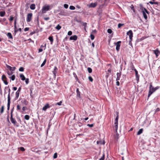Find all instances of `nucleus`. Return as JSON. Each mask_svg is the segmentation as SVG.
Listing matches in <instances>:
<instances>
[{"mask_svg": "<svg viewBox=\"0 0 160 160\" xmlns=\"http://www.w3.org/2000/svg\"><path fill=\"white\" fill-rule=\"evenodd\" d=\"M118 112L117 113V116L115 118V122L114 123L115 126L114 128L115 129L116 132H117V129L118 128Z\"/></svg>", "mask_w": 160, "mask_h": 160, "instance_id": "obj_2", "label": "nucleus"}, {"mask_svg": "<svg viewBox=\"0 0 160 160\" xmlns=\"http://www.w3.org/2000/svg\"><path fill=\"white\" fill-rule=\"evenodd\" d=\"M87 126H88L90 127H92L93 126V124H88L87 125Z\"/></svg>", "mask_w": 160, "mask_h": 160, "instance_id": "obj_54", "label": "nucleus"}, {"mask_svg": "<svg viewBox=\"0 0 160 160\" xmlns=\"http://www.w3.org/2000/svg\"><path fill=\"white\" fill-rule=\"evenodd\" d=\"M20 77L21 80L22 81H24L26 79V78L23 74H21L20 75Z\"/></svg>", "mask_w": 160, "mask_h": 160, "instance_id": "obj_18", "label": "nucleus"}, {"mask_svg": "<svg viewBox=\"0 0 160 160\" xmlns=\"http://www.w3.org/2000/svg\"><path fill=\"white\" fill-rule=\"evenodd\" d=\"M64 7L65 8L67 9V8H68V5L66 4H65L64 5Z\"/></svg>", "mask_w": 160, "mask_h": 160, "instance_id": "obj_51", "label": "nucleus"}, {"mask_svg": "<svg viewBox=\"0 0 160 160\" xmlns=\"http://www.w3.org/2000/svg\"><path fill=\"white\" fill-rule=\"evenodd\" d=\"M78 126L79 127H80L82 125V123L79 122H78Z\"/></svg>", "mask_w": 160, "mask_h": 160, "instance_id": "obj_59", "label": "nucleus"}, {"mask_svg": "<svg viewBox=\"0 0 160 160\" xmlns=\"http://www.w3.org/2000/svg\"><path fill=\"white\" fill-rule=\"evenodd\" d=\"M20 108H21V107H20V106L19 104L17 105V110H20Z\"/></svg>", "mask_w": 160, "mask_h": 160, "instance_id": "obj_45", "label": "nucleus"}, {"mask_svg": "<svg viewBox=\"0 0 160 160\" xmlns=\"http://www.w3.org/2000/svg\"><path fill=\"white\" fill-rule=\"evenodd\" d=\"M12 71H7V73L8 75H11L13 73Z\"/></svg>", "mask_w": 160, "mask_h": 160, "instance_id": "obj_30", "label": "nucleus"}, {"mask_svg": "<svg viewBox=\"0 0 160 160\" xmlns=\"http://www.w3.org/2000/svg\"><path fill=\"white\" fill-rule=\"evenodd\" d=\"M9 78H11L12 81H13L15 79V76L14 75H13L12 76L10 77Z\"/></svg>", "mask_w": 160, "mask_h": 160, "instance_id": "obj_29", "label": "nucleus"}, {"mask_svg": "<svg viewBox=\"0 0 160 160\" xmlns=\"http://www.w3.org/2000/svg\"><path fill=\"white\" fill-rule=\"evenodd\" d=\"M88 79L91 82L93 81V79L91 76H89L88 77Z\"/></svg>", "mask_w": 160, "mask_h": 160, "instance_id": "obj_47", "label": "nucleus"}, {"mask_svg": "<svg viewBox=\"0 0 160 160\" xmlns=\"http://www.w3.org/2000/svg\"><path fill=\"white\" fill-rule=\"evenodd\" d=\"M97 143L98 144H104L105 143L104 141L103 142H102L101 141H97Z\"/></svg>", "mask_w": 160, "mask_h": 160, "instance_id": "obj_31", "label": "nucleus"}, {"mask_svg": "<svg viewBox=\"0 0 160 160\" xmlns=\"http://www.w3.org/2000/svg\"><path fill=\"white\" fill-rule=\"evenodd\" d=\"M61 28V27L58 24L56 27V28L58 30H59Z\"/></svg>", "mask_w": 160, "mask_h": 160, "instance_id": "obj_35", "label": "nucleus"}, {"mask_svg": "<svg viewBox=\"0 0 160 160\" xmlns=\"http://www.w3.org/2000/svg\"><path fill=\"white\" fill-rule=\"evenodd\" d=\"M23 103L25 104V105H27L28 103V102L26 100H24Z\"/></svg>", "mask_w": 160, "mask_h": 160, "instance_id": "obj_53", "label": "nucleus"}, {"mask_svg": "<svg viewBox=\"0 0 160 160\" xmlns=\"http://www.w3.org/2000/svg\"><path fill=\"white\" fill-rule=\"evenodd\" d=\"M109 34H111L112 32V31L111 29H108L107 30Z\"/></svg>", "mask_w": 160, "mask_h": 160, "instance_id": "obj_43", "label": "nucleus"}, {"mask_svg": "<svg viewBox=\"0 0 160 160\" xmlns=\"http://www.w3.org/2000/svg\"><path fill=\"white\" fill-rule=\"evenodd\" d=\"M24 118L27 120H28L30 118V116L28 115H26L24 117Z\"/></svg>", "mask_w": 160, "mask_h": 160, "instance_id": "obj_33", "label": "nucleus"}, {"mask_svg": "<svg viewBox=\"0 0 160 160\" xmlns=\"http://www.w3.org/2000/svg\"><path fill=\"white\" fill-rule=\"evenodd\" d=\"M124 25V24L119 23L118 24V28H120L122 26H123Z\"/></svg>", "mask_w": 160, "mask_h": 160, "instance_id": "obj_41", "label": "nucleus"}, {"mask_svg": "<svg viewBox=\"0 0 160 160\" xmlns=\"http://www.w3.org/2000/svg\"><path fill=\"white\" fill-rule=\"evenodd\" d=\"M105 159V154L103 153L102 157L99 160H104Z\"/></svg>", "mask_w": 160, "mask_h": 160, "instance_id": "obj_36", "label": "nucleus"}, {"mask_svg": "<svg viewBox=\"0 0 160 160\" xmlns=\"http://www.w3.org/2000/svg\"><path fill=\"white\" fill-rule=\"evenodd\" d=\"M139 7L140 9L142 11H142H144V9H145V8H144L143 7V5L141 4H139Z\"/></svg>", "mask_w": 160, "mask_h": 160, "instance_id": "obj_21", "label": "nucleus"}, {"mask_svg": "<svg viewBox=\"0 0 160 160\" xmlns=\"http://www.w3.org/2000/svg\"><path fill=\"white\" fill-rule=\"evenodd\" d=\"M134 70L135 72V75L136 76V79L138 81L139 80V75L138 74V72L136 69H134Z\"/></svg>", "mask_w": 160, "mask_h": 160, "instance_id": "obj_12", "label": "nucleus"}, {"mask_svg": "<svg viewBox=\"0 0 160 160\" xmlns=\"http://www.w3.org/2000/svg\"><path fill=\"white\" fill-rule=\"evenodd\" d=\"M62 103V102L61 101L59 102H57V103L56 104L60 106L61 105Z\"/></svg>", "mask_w": 160, "mask_h": 160, "instance_id": "obj_58", "label": "nucleus"}, {"mask_svg": "<svg viewBox=\"0 0 160 160\" xmlns=\"http://www.w3.org/2000/svg\"><path fill=\"white\" fill-rule=\"evenodd\" d=\"M73 75L74 77L75 78V79L77 80V81L78 80V78L77 75H76V74H75V72L73 73Z\"/></svg>", "mask_w": 160, "mask_h": 160, "instance_id": "obj_38", "label": "nucleus"}, {"mask_svg": "<svg viewBox=\"0 0 160 160\" xmlns=\"http://www.w3.org/2000/svg\"><path fill=\"white\" fill-rule=\"evenodd\" d=\"M143 12H145V13H147L148 14H149V12L147 11V10L145 8L144 9V10L143 11Z\"/></svg>", "mask_w": 160, "mask_h": 160, "instance_id": "obj_50", "label": "nucleus"}, {"mask_svg": "<svg viewBox=\"0 0 160 160\" xmlns=\"http://www.w3.org/2000/svg\"><path fill=\"white\" fill-rule=\"evenodd\" d=\"M13 111V109H12L11 112L10 120L12 123H13L14 125H15L17 123V122L15 119L13 118L12 117Z\"/></svg>", "mask_w": 160, "mask_h": 160, "instance_id": "obj_4", "label": "nucleus"}, {"mask_svg": "<svg viewBox=\"0 0 160 160\" xmlns=\"http://www.w3.org/2000/svg\"><path fill=\"white\" fill-rule=\"evenodd\" d=\"M50 9V6L49 5H45L44 6L42 9V13H45L47 11H48Z\"/></svg>", "mask_w": 160, "mask_h": 160, "instance_id": "obj_3", "label": "nucleus"}, {"mask_svg": "<svg viewBox=\"0 0 160 160\" xmlns=\"http://www.w3.org/2000/svg\"><path fill=\"white\" fill-rule=\"evenodd\" d=\"M160 87L159 86H157L155 88H154L152 85L151 83L149 84V89L148 92V98H149L151 94L154 92H155Z\"/></svg>", "mask_w": 160, "mask_h": 160, "instance_id": "obj_1", "label": "nucleus"}, {"mask_svg": "<svg viewBox=\"0 0 160 160\" xmlns=\"http://www.w3.org/2000/svg\"><path fill=\"white\" fill-rule=\"evenodd\" d=\"M48 39L51 42V44H52L53 41V39L52 36H49L48 38Z\"/></svg>", "mask_w": 160, "mask_h": 160, "instance_id": "obj_20", "label": "nucleus"}, {"mask_svg": "<svg viewBox=\"0 0 160 160\" xmlns=\"http://www.w3.org/2000/svg\"><path fill=\"white\" fill-rule=\"evenodd\" d=\"M25 80V82L27 84H28L29 82V79L28 78H26V79Z\"/></svg>", "mask_w": 160, "mask_h": 160, "instance_id": "obj_48", "label": "nucleus"}, {"mask_svg": "<svg viewBox=\"0 0 160 160\" xmlns=\"http://www.w3.org/2000/svg\"><path fill=\"white\" fill-rule=\"evenodd\" d=\"M142 12L143 13V15L144 17V18L146 20L147 19V16L146 14V13L143 12V11H142Z\"/></svg>", "mask_w": 160, "mask_h": 160, "instance_id": "obj_27", "label": "nucleus"}, {"mask_svg": "<svg viewBox=\"0 0 160 160\" xmlns=\"http://www.w3.org/2000/svg\"><path fill=\"white\" fill-rule=\"evenodd\" d=\"M143 130V129L142 128L140 129L137 132V135H139L141 134Z\"/></svg>", "mask_w": 160, "mask_h": 160, "instance_id": "obj_22", "label": "nucleus"}, {"mask_svg": "<svg viewBox=\"0 0 160 160\" xmlns=\"http://www.w3.org/2000/svg\"><path fill=\"white\" fill-rule=\"evenodd\" d=\"M32 16V13H29L28 14L27 17V21L28 22H29L31 21Z\"/></svg>", "mask_w": 160, "mask_h": 160, "instance_id": "obj_5", "label": "nucleus"}, {"mask_svg": "<svg viewBox=\"0 0 160 160\" xmlns=\"http://www.w3.org/2000/svg\"><path fill=\"white\" fill-rule=\"evenodd\" d=\"M118 136H119V134H118V133H117L116 134V136H115V138L117 139H118Z\"/></svg>", "mask_w": 160, "mask_h": 160, "instance_id": "obj_61", "label": "nucleus"}, {"mask_svg": "<svg viewBox=\"0 0 160 160\" xmlns=\"http://www.w3.org/2000/svg\"><path fill=\"white\" fill-rule=\"evenodd\" d=\"M19 70L20 72H23L24 70V68L22 67H21L19 69Z\"/></svg>", "mask_w": 160, "mask_h": 160, "instance_id": "obj_39", "label": "nucleus"}, {"mask_svg": "<svg viewBox=\"0 0 160 160\" xmlns=\"http://www.w3.org/2000/svg\"><path fill=\"white\" fill-rule=\"evenodd\" d=\"M20 149L21 151H24L25 150L24 148L23 147H21L19 148Z\"/></svg>", "mask_w": 160, "mask_h": 160, "instance_id": "obj_49", "label": "nucleus"}, {"mask_svg": "<svg viewBox=\"0 0 160 160\" xmlns=\"http://www.w3.org/2000/svg\"><path fill=\"white\" fill-rule=\"evenodd\" d=\"M72 32L71 31H68V34L69 36H70V35H72Z\"/></svg>", "mask_w": 160, "mask_h": 160, "instance_id": "obj_52", "label": "nucleus"}, {"mask_svg": "<svg viewBox=\"0 0 160 160\" xmlns=\"http://www.w3.org/2000/svg\"><path fill=\"white\" fill-rule=\"evenodd\" d=\"M10 100L8 99L7 110H9L10 108Z\"/></svg>", "mask_w": 160, "mask_h": 160, "instance_id": "obj_17", "label": "nucleus"}, {"mask_svg": "<svg viewBox=\"0 0 160 160\" xmlns=\"http://www.w3.org/2000/svg\"><path fill=\"white\" fill-rule=\"evenodd\" d=\"M90 38H91V39L92 40L94 39L95 37L93 35L91 34L90 35Z\"/></svg>", "mask_w": 160, "mask_h": 160, "instance_id": "obj_44", "label": "nucleus"}, {"mask_svg": "<svg viewBox=\"0 0 160 160\" xmlns=\"http://www.w3.org/2000/svg\"><path fill=\"white\" fill-rule=\"evenodd\" d=\"M77 36L76 35H74L70 37V40H73L74 41H76L77 39Z\"/></svg>", "mask_w": 160, "mask_h": 160, "instance_id": "obj_11", "label": "nucleus"}, {"mask_svg": "<svg viewBox=\"0 0 160 160\" xmlns=\"http://www.w3.org/2000/svg\"><path fill=\"white\" fill-rule=\"evenodd\" d=\"M127 35L129 36L130 39L132 40L133 37V33L132 31L131 30H129L127 32Z\"/></svg>", "mask_w": 160, "mask_h": 160, "instance_id": "obj_6", "label": "nucleus"}, {"mask_svg": "<svg viewBox=\"0 0 160 160\" xmlns=\"http://www.w3.org/2000/svg\"><path fill=\"white\" fill-rule=\"evenodd\" d=\"M44 19L45 20H46V21H47L49 19V17H46V18H44Z\"/></svg>", "mask_w": 160, "mask_h": 160, "instance_id": "obj_63", "label": "nucleus"}, {"mask_svg": "<svg viewBox=\"0 0 160 160\" xmlns=\"http://www.w3.org/2000/svg\"><path fill=\"white\" fill-rule=\"evenodd\" d=\"M160 110V109L159 108H157L155 110V112H158Z\"/></svg>", "mask_w": 160, "mask_h": 160, "instance_id": "obj_64", "label": "nucleus"}, {"mask_svg": "<svg viewBox=\"0 0 160 160\" xmlns=\"http://www.w3.org/2000/svg\"><path fill=\"white\" fill-rule=\"evenodd\" d=\"M153 52L157 57L158 56V53H160L158 49L154 50Z\"/></svg>", "mask_w": 160, "mask_h": 160, "instance_id": "obj_15", "label": "nucleus"}, {"mask_svg": "<svg viewBox=\"0 0 160 160\" xmlns=\"http://www.w3.org/2000/svg\"><path fill=\"white\" fill-rule=\"evenodd\" d=\"M121 72H118L117 73V77L116 78V81H118L120 80V77H121Z\"/></svg>", "mask_w": 160, "mask_h": 160, "instance_id": "obj_13", "label": "nucleus"}, {"mask_svg": "<svg viewBox=\"0 0 160 160\" xmlns=\"http://www.w3.org/2000/svg\"><path fill=\"white\" fill-rule=\"evenodd\" d=\"M20 92H16L15 93L16 96L15 98V100H16L18 98Z\"/></svg>", "mask_w": 160, "mask_h": 160, "instance_id": "obj_16", "label": "nucleus"}, {"mask_svg": "<svg viewBox=\"0 0 160 160\" xmlns=\"http://www.w3.org/2000/svg\"><path fill=\"white\" fill-rule=\"evenodd\" d=\"M4 110V106H2L1 107V110H0V113L2 114L3 113Z\"/></svg>", "mask_w": 160, "mask_h": 160, "instance_id": "obj_28", "label": "nucleus"}, {"mask_svg": "<svg viewBox=\"0 0 160 160\" xmlns=\"http://www.w3.org/2000/svg\"><path fill=\"white\" fill-rule=\"evenodd\" d=\"M6 67L8 68L10 71H14L15 70L16 68L15 67H12L10 66L6 65Z\"/></svg>", "mask_w": 160, "mask_h": 160, "instance_id": "obj_9", "label": "nucleus"}, {"mask_svg": "<svg viewBox=\"0 0 160 160\" xmlns=\"http://www.w3.org/2000/svg\"><path fill=\"white\" fill-rule=\"evenodd\" d=\"M13 17L12 16H11L10 17V19H9L10 21H12L13 20Z\"/></svg>", "mask_w": 160, "mask_h": 160, "instance_id": "obj_57", "label": "nucleus"}, {"mask_svg": "<svg viewBox=\"0 0 160 160\" xmlns=\"http://www.w3.org/2000/svg\"><path fill=\"white\" fill-rule=\"evenodd\" d=\"M30 8L32 10H34L35 8V5L34 4H32L30 6Z\"/></svg>", "mask_w": 160, "mask_h": 160, "instance_id": "obj_23", "label": "nucleus"}, {"mask_svg": "<svg viewBox=\"0 0 160 160\" xmlns=\"http://www.w3.org/2000/svg\"><path fill=\"white\" fill-rule=\"evenodd\" d=\"M18 31H19L20 32H21V31H22V29L21 28H19L18 30H15L14 31V32H17Z\"/></svg>", "mask_w": 160, "mask_h": 160, "instance_id": "obj_56", "label": "nucleus"}, {"mask_svg": "<svg viewBox=\"0 0 160 160\" xmlns=\"http://www.w3.org/2000/svg\"><path fill=\"white\" fill-rule=\"evenodd\" d=\"M29 30V28H24V31L26 32V31H28Z\"/></svg>", "mask_w": 160, "mask_h": 160, "instance_id": "obj_60", "label": "nucleus"}, {"mask_svg": "<svg viewBox=\"0 0 160 160\" xmlns=\"http://www.w3.org/2000/svg\"><path fill=\"white\" fill-rule=\"evenodd\" d=\"M9 88V86L8 87H6L5 88L4 90V95H5V94H6L7 93L6 91L8 90V88Z\"/></svg>", "mask_w": 160, "mask_h": 160, "instance_id": "obj_32", "label": "nucleus"}, {"mask_svg": "<svg viewBox=\"0 0 160 160\" xmlns=\"http://www.w3.org/2000/svg\"><path fill=\"white\" fill-rule=\"evenodd\" d=\"M97 5V2H94L91 3L89 5V7H90L92 8H94Z\"/></svg>", "mask_w": 160, "mask_h": 160, "instance_id": "obj_14", "label": "nucleus"}, {"mask_svg": "<svg viewBox=\"0 0 160 160\" xmlns=\"http://www.w3.org/2000/svg\"><path fill=\"white\" fill-rule=\"evenodd\" d=\"M57 154L56 152V153H55L54 154V155H53V158H57Z\"/></svg>", "mask_w": 160, "mask_h": 160, "instance_id": "obj_46", "label": "nucleus"}, {"mask_svg": "<svg viewBox=\"0 0 160 160\" xmlns=\"http://www.w3.org/2000/svg\"><path fill=\"white\" fill-rule=\"evenodd\" d=\"M7 36L10 39H12L13 37L11 33L10 32H8L7 34Z\"/></svg>", "mask_w": 160, "mask_h": 160, "instance_id": "obj_19", "label": "nucleus"}, {"mask_svg": "<svg viewBox=\"0 0 160 160\" xmlns=\"http://www.w3.org/2000/svg\"><path fill=\"white\" fill-rule=\"evenodd\" d=\"M121 43V42L120 41H119L118 42H115L114 44L116 45V50L117 51H118L120 49V43Z\"/></svg>", "mask_w": 160, "mask_h": 160, "instance_id": "obj_7", "label": "nucleus"}, {"mask_svg": "<svg viewBox=\"0 0 160 160\" xmlns=\"http://www.w3.org/2000/svg\"><path fill=\"white\" fill-rule=\"evenodd\" d=\"M50 107L49 104L48 103H47L45 104L44 107L42 108V110L43 111H46L47 109L49 108Z\"/></svg>", "mask_w": 160, "mask_h": 160, "instance_id": "obj_10", "label": "nucleus"}, {"mask_svg": "<svg viewBox=\"0 0 160 160\" xmlns=\"http://www.w3.org/2000/svg\"><path fill=\"white\" fill-rule=\"evenodd\" d=\"M5 14V12L4 11H1L0 12V16L1 17H3Z\"/></svg>", "mask_w": 160, "mask_h": 160, "instance_id": "obj_24", "label": "nucleus"}, {"mask_svg": "<svg viewBox=\"0 0 160 160\" xmlns=\"http://www.w3.org/2000/svg\"><path fill=\"white\" fill-rule=\"evenodd\" d=\"M46 59H45L43 61V62L42 63L41 65V67H42L43 66L45 65V64L46 63Z\"/></svg>", "mask_w": 160, "mask_h": 160, "instance_id": "obj_34", "label": "nucleus"}, {"mask_svg": "<svg viewBox=\"0 0 160 160\" xmlns=\"http://www.w3.org/2000/svg\"><path fill=\"white\" fill-rule=\"evenodd\" d=\"M52 72H53V73L54 76H55V77L56 76V74L57 72V71H53Z\"/></svg>", "mask_w": 160, "mask_h": 160, "instance_id": "obj_55", "label": "nucleus"}, {"mask_svg": "<svg viewBox=\"0 0 160 160\" xmlns=\"http://www.w3.org/2000/svg\"><path fill=\"white\" fill-rule=\"evenodd\" d=\"M87 23L86 22H83L82 25L84 27V29L86 30V28L87 27Z\"/></svg>", "mask_w": 160, "mask_h": 160, "instance_id": "obj_42", "label": "nucleus"}, {"mask_svg": "<svg viewBox=\"0 0 160 160\" xmlns=\"http://www.w3.org/2000/svg\"><path fill=\"white\" fill-rule=\"evenodd\" d=\"M2 80L3 81L5 85H8V82L7 80V78L5 75H3L2 77Z\"/></svg>", "mask_w": 160, "mask_h": 160, "instance_id": "obj_8", "label": "nucleus"}, {"mask_svg": "<svg viewBox=\"0 0 160 160\" xmlns=\"http://www.w3.org/2000/svg\"><path fill=\"white\" fill-rule=\"evenodd\" d=\"M8 99L10 100V88H9L8 89Z\"/></svg>", "mask_w": 160, "mask_h": 160, "instance_id": "obj_26", "label": "nucleus"}, {"mask_svg": "<svg viewBox=\"0 0 160 160\" xmlns=\"http://www.w3.org/2000/svg\"><path fill=\"white\" fill-rule=\"evenodd\" d=\"M22 109L23 111H25L27 109V107H23L22 108Z\"/></svg>", "mask_w": 160, "mask_h": 160, "instance_id": "obj_62", "label": "nucleus"}, {"mask_svg": "<svg viewBox=\"0 0 160 160\" xmlns=\"http://www.w3.org/2000/svg\"><path fill=\"white\" fill-rule=\"evenodd\" d=\"M88 70L89 73H91L92 72V69L90 68H88Z\"/></svg>", "mask_w": 160, "mask_h": 160, "instance_id": "obj_37", "label": "nucleus"}, {"mask_svg": "<svg viewBox=\"0 0 160 160\" xmlns=\"http://www.w3.org/2000/svg\"><path fill=\"white\" fill-rule=\"evenodd\" d=\"M69 9L72 10H73L75 9V7L73 6H70L69 7Z\"/></svg>", "mask_w": 160, "mask_h": 160, "instance_id": "obj_40", "label": "nucleus"}, {"mask_svg": "<svg viewBox=\"0 0 160 160\" xmlns=\"http://www.w3.org/2000/svg\"><path fill=\"white\" fill-rule=\"evenodd\" d=\"M76 92L77 93V96H78L79 97H80V92H79L78 88H77Z\"/></svg>", "mask_w": 160, "mask_h": 160, "instance_id": "obj_25", "label": "nucleus"}]
</instances>
